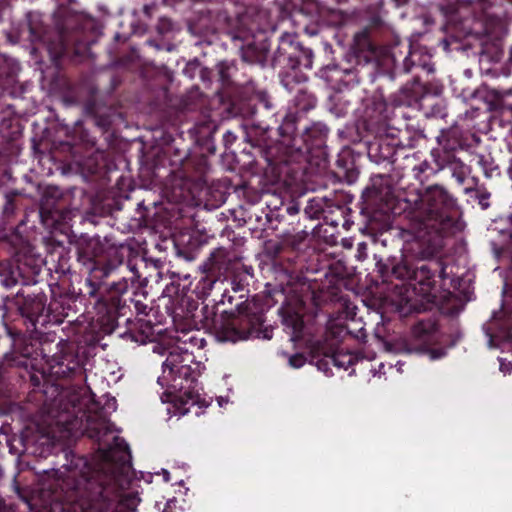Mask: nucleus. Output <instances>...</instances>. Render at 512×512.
Here are the masks:
<instances>
[{
    "mask_svg": "<svg viewBox=\"0 0 512 512\" xmlns=\"http://www.w3.org/2000/svg\"><path fill=\"white\" fill-rule=\"evenodd\" d=\"M435 325L431 322L419 321L412 328V339L401 343L398 351L405 353L428 354L431 360H437L446 355L443 348H432Z\"/></svg>",
    "mask_w": 512,
    "mask_h": 512,
    "instance_id": "nucleus-13",
    "label": "nucleus"
},
{
    "mask_svg": "<svg viewBox=\"0 0 512 512\" xmlns=\"http://www.w3.org/2000/svg\"><path fill=\"white\" fill-rule=\"evenodd\" d=\"M54 24V30L50 29L39 12L26 15L29 41L45 46L54 60L62 58L72 47L85 46L88 43L86 31L93 25L90 19L66 8L54 14Z\"/></svg>",
    "mask_w": 512,
    "mask_h": 512,
    "instance_id": "nucleus-5",
    "label": "nucleus"
},
{
    "mask_svg": "<svg viewBox=\"0 0 512 512\" xmlns=\"http://www.w3.org/2000/svg\"><path fill=\"white\" fill-rule=\"evenodd\" d=\"M115 404L113 398L93 414L83 412L80 421L77 416L63 421L68 432L83 428V434L97 443L102 462L66 453L65 471L54 470L44 478L34 502L20 487H16L18 496L31 507L39 504L43 512H120L124 507L134 512L133 500L124 494L131 468L130 448L122 437L113 435L114 425L108 418L107 408L115 409Z\"/></svg>",
    "mask_w": 512,
    "mask_h": 512,
    "instance_id": "nucleus-1",
    "label": "nucleus"
},
{
    "mask_svg": "<svg viewBox=\"0 0 512 512\" xmlns=\"http://www.w3.org/2000/svg\"><path fill=\"white\" fill-rule=\"evenodd\" d=\"M206 345V340L199 337L196 332H184L181 337L178 338L176 346L178 347H189V350L197 349L201 350Z\"/></svg>",
    "mask_w": 512,
    "mask_h": 512,
    "instance_id": "nucleus-39",
    "label": "nucleus"
},
{
    "mask_svg": "<svg viewBox=\"0 0 512 512\" xmlns=\"http://www.w3.org/2000/svg\"><path fill=\"white\" fill-rule=\"evenodd\" d=\"M76 255L78 263L89 272L84 296L95 299L97 321L106 333H112L120 326V318L130 310L125 295L140 275L135 267L126 265L125 269L131 276L105 281L122 265V259L118 258L115 248L103 244L99 237L81 238L76 246Z\"/></svg>",
    "mask_w": 512,
    "mask_h": 512,
    "instance_id": "nucleus-3",
    "label": "nucleus"
},
{
    "mask_svg": "<svg viewBox=\"0 0 512 512\" xmlns=\"http://www.w3.org/2000/svg\"><path fill=\"white\" fill-rule=\"evenodd\" d=\"M46 302L44 293L23 296L18 300V310L28 332L43 333L42 329L52 321L50 312L58 308L50 304L47 309Z\"/></svg>",
    "mask_w": 512,
    "mask_h": 512,
    "instance_id": "nucleus-11",
    "label": "nucleus"
},
{
    "mask_svg": "<svg viewBox=\"0 0 512 512\" xmlns=\"http://www.w3.org/2000/svg\"><path fill=\"white\" fill-rule=\"evenodd\" d=\"M273 215H274L273 213H266L265 214L266 221L269 222L270 224L272 222Z\"/></svg>",
    "mask_w": 512,
    "mask_h": 512,
    "instance_id": "nucleus-60",
    "label": "nucleus"
},
{
    "mask_svg": "<svg viewBox=\"0 0 512 512\" xmlns=\"http://www.w3.org/2000/svg\"><path fill=\"white\" fill-rule=\"evenodd\" d=\"M440 171V167L435 163H431L427 160L422 161L420 164L414 166L413 175L414 178L419 181L421 185L427 183L431 178L436 176Z\"/></svg>",
    "mask_w": 512,
    "mask_h": 512,
    "instance_id": "nucleus-34",
    "label": "nucleus"
},
{
    "mask_svg": "<svg viewBox=\"0 0 512 512\" xmlns=\"http://www.w3.org/2000/svg\"><path fill=\"white\" fill-rule=\"evenodd\" d=\"M204 325L214 329L220 342L246 340L251 336H259L265 321V306L255 299L245 300L236 304V311H223L219 317L209 319L204 316Z\"/></svg>",
    "mask_w": 512,
    "mask_h": 512,
    "instance_id": "nucleus-7",
    "label": "nucleus"
},
{
    "mask_svg": "<svg viewBox=\"0 0 512 512\" xmlns=\"http://www.w3.org/2000/svg\"><path fill=\"white\" fill-rule=\"evenodd\" d=\"M386 104L384 102H379L376 104V109L380 111V115L385 110Z\"/></svg>",
    "mask_w": 512,
    "mask_h": 512,
    "instance_id": "nucleus-56",
    "label": "nucleus"
},
{
    "mask_svg": "<svg viewBox=\"0 0 512 512\" xmlns=\"http://www.w3.org/2000/svg\"><path fill=\"white\" fill-rule=\"evenodd\" d=\"M135 307L138 311H140V303L139 301H135Z\"/></svg>",
    "mask_w": 512,
    "mask_h": 512,
    "instance_id": "nucleus-64",
    "label": "nucleus"
},
{
    "mask_svg": "<svg viewBox=\"0 0 512 512\" xmlns=\"http://www.w3.org/2000/svg\"><path fill=\"white\" fill-rule=\"evenodd\" d=\"M62 192L58 187L48 186L40 205V216L47 225H61L70 219L71 212L62 205Z\"/></svg>",
    "mask_w": 512,
    "mask_h": 512,
    "instance_id": "nucleus-19",
    "label": "nucleus"
},
{
    "mask_svg": "<svg viewBox=\"0 0 512 512\" xmlns=\"http://www.w3.org/2000/svg\"><path fill=\"white\" fill-rule=\"evenodd\" d=\"M256 107H259V117L261 119L266 120L275 128L279 126L277 114L274 112V105L271 103L267 95L261 94L258 96V103L256 104Z\"/></svg>",
    "mask_w": 512,
    "mask_h": 512,
    "instance_id": "nucleus-35",
    "label": "nucleus"
},
{
    "mask_svg": "<svg viewBox=\"0 0 512 512\" xmlns=\"http://www.w3.org/2000/svg\"><path fill=\"white\" fill-rule=\"evenodd\" d=\"M306 235L303 232L290 233L286 232L281 235L280 242L277 246V251L284 248H290L291 250H298L300 245L305 240Z\"/></svg>",
    "mask_w": 512,
    "mask_h": 512,
    "instance_id": "nucleus-38",
    "label": "nucleus"
},
{
    "mask_svg": "<svg viewBox=\"0 0 512 512\" xmlns=\"http://www.w3.org/2000/svg\"><path fill=\"white\" fill-rule=\"evenodd\" d=\"M18 70V64L13 58L0 54V80L13 81Z\"/></svg>",
    "mask_w": 512,
    "mask_h": 512,
    "instance_id": "nucleus-36",
    "label": "nucleus"
},
{
    "mask_svg": "<svg viewBox=\"0 0 512 512\" xmlns=\"http://www.w3.org/2000/svg\"><path fill=\"white\" fill-rule=\"evenodd\" d=\"M156 30L161 35L167 34L172 30L171 20L165 17H161L156 25Z\"/></svg>",
    "mask_w": 512,
    "mask_h": 512,
    "instance_id": "nucleus-47",
    "label": "nucleus"
},
{
    "mask_svg": "<svg viewBox=\"0 0 512 512\" xmlns=\"http://www.w3.org/2000/svg\"><path fill=\"white\" fill-rule=\"evenodd\" d=\"M316 103V97L305 90H299L294 98L295 107L297 111L301 112H307L315 108Z\"/></svg>",
    "mask_w": 512,
    "mask_h": 512,
    "instance_id": "nucleus-40",
    "label": "nucleus"
},
{
    "mask_svg": "<svg viewBox=\"0 0 512 512\" xmlns=\"http://www.w3.org/2000/svg\"><path fill=\"white\" fill-rule=\"evenodd\" d=\"M234 71H236V67L231 62L222 61L217 65L218 79L223 86H230L233 83Z\"/></svg>",
    "mask_w": 512,
    "mask_h": 512,
    "instance_id": "nucleus-41",
    "label": "nucleus"
},
{
    "mask_svg": "<svg viewBox=\"0 0 512 512\" xmlns=\"http://www.w3.org/2000/svg\"><path fill=\"white\" fill-rule=\"evenodd\" d=\"M402 142L394 132L380 134L369 142L367 153L371 161L381 164L383 162H394V156Z\"/></svg>",
    "mask_w": 512,
    "mask_h": 512,
    "instance_id": "nucleus-21",
    "label": "nucleus"
},
{
    "mask_svg": "<svg viewBox=\"0 0 512 512\" xmlns=\"http://www.w3.org/2000/svg\"><path fill=\"white\" fill-rule=\"evenodd\" d=\"M501 73L505 77H512V46L509 49V57L501 68Z\"/></svg>",
    "mask_w": 512,
    "mask_h": 512,
    "instance_id": "nucleus-49",
    "label": "nucleus"
},
{
    "mask_svg": "<svg viewBox=\"0 0 512 512\" xmlns=\"http://www.w3.org/2000/svg\"><path fill=\"white\" fill-rule=\"evenodd\" d=\"M147 44L159 49V45L154 40H148Z\"/></svg>",
    "mask_w": 512,
    "mask_h": 512,
    "instance_id": "nucleus-61",
    "label": "nucleus"
},
{
    "mask_svg": "<svg viewBox=\"0 0 512 512\" xmlns=\"http://www.w3.org/2000/svg\"><path fill=\"white\" fill-rule=\"evenodd\" d=\"M198 310V302L190 298H182L179 306L175 307L173 318L176 320L180 318L186 322L187 325H196L197 318L196 312Z\"/></svg>",
    "mask_w": 512,
    "mask_h": 512,
    "instance_id": "nucleus-31",
    "label": "nucleus"
},
{
    "mask_svg": "<svg viewBox=\"0 0 512 512\" xmlns=\"http://www.w3.org/2000/svg\"><path fill=\"white\" fill-rule=\"evenodd\" d=\"M304 307L300 303L297 307H284L282 309V322L286 329L290 330L294 341L306 340L308 327L304 321Z\"/></svg>",
    "mask_w": 512,
    "mask_h": 512,
    "instance_id": "nucleus-25",
    "label": "nucleus"
},
{
    "mask_svg": "<svg viewBox=\"0 0 512 512\" xmlns=\"http://www.w3.org/2000/svg\"><path fill=\"white\" fill-rule=\"evenodd\" d=\"M436 141L438 146L458 153L460 151H469L477 146L480 139L475 134L464 131L457 125H453L449 128L441 129L436 137Z\"/></svg>",
    "mask_w": 512,
    "mask_h": 512,
    "instance_id": "nucleus-20",
    "label": "nucleus"
},
{
    "mask_svg": "<svg viewBox=\"0 0 512 512\" xmlns=\"http://www.w3.org/2000/svg\"><path fill=\"white\" fill-rule=\"evenodd\" d=\"M232 136H233V135H232V133H231V132H227V133L224 135V139H225L226 141H228V137H232Z\"/></svg>",
    "mask_w": 512,
    "mask_h": 512,
    "instance_id": "nucleus-63",
    "label": "nucleus"
},
{
    "mask_svg": "<svg viewBox=\"0 0 512 512\" xmlns=\"http://www.w3.org/2000/svg\"><path fill=\"white\" fill-rule=\"evenodd\" d=\"M376 45L370 37L368 28H364L354 36L353 50L357 59H364L365 62H370L376 53Z\"/></svg>",
    "mask_w": 512,
    "mask_h": 512,
    "instance_id": "nucleus-29",
    "label": "nucleus"
},
{
    "mask_svg": "<svg viewBox=\"0 0 512 512\" xmlns=\"http://www.w3.org/2000/svg\"><path fill=\"white\" fill-rule=\"evenodd\" d=\"M18 195L16 191L5 194V204L3 206V215L5 218H10L14 215L17 208L15 199Z\"/></svg>",
    "mask_w": 512,
    "mask_h": 512,
    "instance_id": "nucleus-42",
    "label": "nucleus"
},
{
    "mask_svg": "<svg viewBox=\"0 0 512 512\" xmlns=\"http://www.w3.org/2000/svg\"><path fill=\"white\" fill-rule=\"evenodd\" d=\"M328 127L320 122L304 127L298 134V117L288 113L276 128V139L265 149V161L278 178H293L302 170L301 165L310 163L320 166L326 162ZM306 166L303 167V170Z\"/></svg>",
    "mask_w": 512,
    "mask_h": 512,
    "instance_id": "nucleus-4",
    "label": "nucleus"
},
{
    "mask_svg": "<svg viewBox=\"0 0 512 512\" xmlns=\"http://www.w3.org/2000/svg\"><path fill=\"white\" fill-rule=\"evenodd\" d=\"M430 57L422 55L420 51H410L403 60V71L411 72L414 67L421 68L431 73L434 71L432 65L429 63Z\"/></svg>",
    "mask_w": 512,
    "mask_h": 512,
    "instance_id": "nucleus-32",
    "label": "nucleus"
},
{
    "mask_svg": "<svg viewBox=\"0 0 512 512\" xmlns=\"http://www.w3.org/2000/svg\"><path fill=\"white\" fill-rule=\"evenodd\" d=\"M195 355L193 350H189V347H178L174 346L170 351L164 365L167 367H175L181 364H190L198 367V363L195 361Z\"/></svg>",
    "mask_w": 512,
    "mask_h": 512,
    "instance_id": "nucleus-30",
    "label": "nucleus"
},
{
    "mask_svg": "<svg viewBox=\"0 0 512 512\" xmlns=\"http://www.w3.org/2000/svg\"><path fill=\"white\" fill-rule=\"evenodd\" d=\"M240 9L232 18L226 10H208L201 12L197 19L189 24V30L199 36L215 34L226 30L233 39L248 40V37L260 29L266 13L260 8L258 0H231Z\"/></svg>",
    "mask_w": 512,
    "mask_h": 512,
    "instance_id": "nucleus-6",
    "label": "nucleus"
},
{
    "mask_svg": "<svg viewBox=\"0 0 512 512\" xmlns=\"http://www.w3.org/2000/svg\"><path fill=\"white\" fill-rule=\"evenodd\" d=\"M510 229H489L488 244L494 259L498 262H510V268L505 282V288L512 297V210L506 217Z\"/></svg>",
    "mask_w": 512,
    "mask_h": 512,
    "instance_id": "nucleus-16",
    "label": "nucleus"
},
{
    "mask_svg": "<svg viewBox=\"0 0 512 512\" xmlns=\"http://www.w3.org/2000/svg\"><path fill=\"white\" fill-rule=\"evenodd\" d=\"M309 355L311 363L315 362L317 368L325 374L330 370V364L346 370L356 362V357L353 354L335 351L327 340L321 339L311 342Z\"/></svg>",
    "mask_w": 512,
    "mask_h": 512,
    "instance_id": "nucleus-14",
    "label": "nucleus"
},
{
    "mask_svg": "<svg viewBox=\"0 0 512 512\" xmlns=\"http://www.w3.org/2000/svg\"><path fill=\"white\" fill-rule=\"evenodd\" d=\"M125 324L126 330L120 333L121 337L142 345L157 340L158 333L150 320L126 318Z\"/></svg>",
    "mask_w": 512,
    "mask_h": 512,
    "instance_id": "nucleus-24",
    "label": "nucleus"
},
{
    "mask_svg": "<svg viewBox=\"0 0 512 512\" xmlns=\"http://www.w3.org/2000/svg\"><path fill=\"white\" fill-rule=\"evenodd\" d=\"M50 374L57 379H74L83 375V361L74 347L64 344L49 361Z\"/></svg>",
    "mask_w": 512,
    "mask_h": 512,
    "instance_id": "nucleus-18",
    "label": "nucleus"
},
{
    "mask_svg": "<svg viewBox=\"0 0 512 512\" xmlns=\"http://www.w3.org/2000/svg\"><path fill=\"white\" fill-rule=\"evenodd\" d=\"M322 199H312L309 201L308 205L305 208V213L310 218H320L321 214L324 212V207L322 203Z\"/></svg>",
    "mask_w": 512,
    "mask_h": 512,
    "instance_id": "nucleus-43",
    "label": "nucleus"
},
{
    "mask_svg": "<svg viewBox=\"0 0 512 512\" xmlns=\"http://www.w3.org/2000/svg\"><path fill=\"white\" fill-rule=\"evenodd\" d=\"M404 203L403 212L413 238L408 248L410 256L387 257L376 262L382 283L399 280L406 293L405 282L414 281L413 292L420 297V304L405 296V305L399 308L401 317L427 310L441 291L460 287V279L454 277L452 268L448 271L449 265L442 256L445 238L457 230V199L444 186L433 184L406 197Z\"/></svg>",
    "mask_w": 512,
    "mask_h": 512,
    "instance_id": "nucleus-2",
    "label": "nucleus"
},
{
    "mask_svg": "<svg viewBox=\"0 0 512 512\" xmlns=\"http://www.w3.org/2000/svg\"><path fill=\"white\" fill-rule=\"evenodd\" d=\"M157 8L158 6L155 3L146 4L143 6V13L146 17L151 18Z\"/></svg>",
    "mask_w": 512,
    "mask_h": 512,
    "instance_id": "nucleus-51",
    "label": "nucleus"
},
{
    "mask_svg": "<svg viewBox=\"0 0 512 512\" xmlns=\"http://www.w3.org/2000/svg\"><path fill=\"white\" fill-rule=\"evenodd\" d=\"M71 301V298L70 297H64L62 298L61 302L59 303V305L61 306L62 308V311L59 312L57 315H53V320L54 322H61L62 320L59 318V316H62V317H69L70 316V311H73L74 313H76V310H73L72 309V305L70 303Z\"/></svg>",
    "mask_w": 512,
    "mask_h": 512,
    "instance_id": "nucleus-44",
    "label": "nucleus"
},
{
    "mask_svg": "<svg viewBox=\"0 0 512 512\" xmlns=\"http://www.w3.org/2000/svg\"><path fill=\"white\" fill-rule=\"evenodd\" d=\"M169 369L173 375L172 386L178 389L180 393L177 397V401L180 403L178 409L183 410L182 413L185 414L189 411V408L185 407L187 404L195 405L197 403L198 395L194 391L197 367H192L190 364H181L169 367Z\"/></svg>",
    "mask_w": 512,
    "mask_h": 512,
    "instance_id": "nucleus-17",
    "label": "nucleus"
},
{
    "mask_svg": "<svg viewBox=\"0 0 512 512\" xmlns=\"http://www.w3.org/2000/svg\"><path fill=\"white\" fill-rule=\"evenodd\" d=\"M199 70L200 72H202L201 68H200V64L198 61H194V62H189L183 72L188 75L190 78H193L194 76V73L195 71Z\"/></svg>",
    "mask_w": 512,
    "mask_h": 512,
    "instance_id": "nucleus-50",
    "label": "nucleus"
},
{
    "mask_svg": "<svg viewBox=\"0 0 512 512\" xmlns=\"http://www.w3.org/2000/svg\"><path fill=\"white\" fill-rule=\"evenodd\" d=\"M474 180V186L465 189V193L469 195L474 202H476L482 210H486L490 207L491 193L485 187L484 184L479 183L478 179Z\"/></svg>",
    "mask_w": 512,
    "mask_h": 512,
    "instance_id": "nucleus-33",
    "label": "nucleus"
},
{
    "mask_svg": "<svg viewBox=\"0 0 512 512\" xmlns=\"http://www.w3.org/2000/svg\"><path fill=\"white\" fill-rule=\"evenodd\" d=\"M485 100L489 110L506 114L512 118V86L510 87H488L485 94Z\"/></svg>",
    "mask_w": 512,
    "mask_h": 512,
    "instance_id": "nucleus-27",
    "label": "nucleus"
},
{
    "mask_svg": "<svg viewBox=\"0 0 512 512\" xmlns=\"http://www.w3.org/2000/svg\"><path fill=\"white\" fill-rule=\"evenodd\" d=\"M362 200L365 208L372 212H380L384 215L396 214L393 188L384 182L382 176L372 178L371 185L362 192Z\"/></svg>",
    "mask_w": 512,
    "mask_h": 512,
    "instance_id": "nucleus-15",
    "label": "nucleus"
},
{
    "mask_svg": "<svg viewBox=\"0 0 512 512\" xmlns=\"http://www.w3.org/2000/svg\"><path fill=\"white\" fill-rule=\"evenodd\" d=\"M441 45H442V47H443V49H444L445 51H447V52H448V51H450V45H451V42L449 41V39H448V38H444V39H442V40H441Z\"/></svg>",
    "mask_w": 512,
    "mask_h": 512,
    "instance_id": "nucleus-55",
    "label": "nucleus"
},
{
    "mask_svg": "<svg viewBox=\"0 0 512 512\" xmlns=\"http://www.w3.org/2000/svg\"><path fill=\"white\" fill-rule=\"evenodd\" d=\"M16 279H14L13 277H7L3 280V284L6 286V287H11L13 285L16 284Z\"/></svg>",
    "mask_w": 512,
    "mask_h": 512,
    "instance_id": "nucleus-54",
    "label": "nucleus"
},
{
    "mask_svg": "<svg viewBox=\"0 0 512 512\" xmlns=\"http://www.w3.org/2000/svg\"><path fill=\"white\" fill-rule=\"evenodd\" d=\"M358 246H359V247H358L359 252H360L361 250H363V249H366V243H364V242L359 243V245H358Z\"/></svg>",
    "mask_w": 512,
    "mask_h": 512,
    "instance_id": "nucleus-62",
    "label": "nucleus"
},
{
    "mask_svg": "<svg viewBox=\"0 0 512 512\" xmlns=\"http://www.w3.org/2000/svg\"><path fill=\"white\" fill-rule=\"evenodd\" d=\"M96 124L104 131H108L112 125V120L109 115H100L96 118Z\"/></svg>",
    "mask_w": 512,
    "mask_h": 512,
    "instance_id": "nucleus-48",
    "label": "nucleus"
},
{
    "mask_svg": "<svg viewBox=\"0 0 512 512\" xmlns=\"http://www.w3.org/2000/svg\"><path fill=\"white\" fill-rule=\"evenodd\" d=\"M307 358L303 353H295L288 359L289 366L294 369H299L305 365Z\"/></svg>",
    "mask_w": 512,
    "mask_h": 512,
    "instance_id": "nucleus-46",
    "label": "nucleus"
},
{
    "mask_svg": "<svg viewBox=\"0 0 512 512\" xmlns=\"http://www.w3.org/2000/svg\"><path fill=\"white\" fill-rule=\"evenodd\" d=\"M483 9H486L490 5V0H478Z\"/></svg>",
    "mask_w": 512,
    "mask_h": 512,
    "instance_id": "nucleus-57",
    "label": "nucleus"
},
{
    "mask_svg": "<svg viewBox=\"0 0 512 512\" xmlns=\"http://www.w3.org/2000/svg\"><path fill=\"white\" fill-rule=\"evenodd\" d=\"M313 52L305 48L299 42L294 41L291 35H284L280 38L279 45L275 51L271 65L273 68H280L283 72L298 68H312Z\"/></svg>",
    "mask_w": 512,
    "mask_h": 512,
    "instance_id": "nucleus-10",
    "label": "nucleus"
},
{
    "mask_svg": "<svg viewBox=\"0 0 512 512\" xmlns=\"http://www.w3.org/2000/svg\"><path fill=\"white\" fill-rule=\"evenodd\" d=\"M393 1L395 2L396 6H398V7L404 6L409 2V0H393Z\"/></svg>",
    "mask_w": 512,
    "mask_h": 512,
    "instance_id": "nucleus-58",
    "label": "nucleus"
},
{
    "mask_svg": "<svg viewBox=\"0 0 512 512\" xmlns=\"http://www.w3.org/2000/svg\"><path fill=\"white\" fill-rule=\"evenodd\" d=\"M6 329L11 347L4 354L0 364V383L6 379L18 378L20 382L28 384L29 388L36 391L42 385L44 373L35 369V346L20 330L10 326Z\"/></svg>",
    "mask_w": 512,
    "mask_h": 512,
    "instance_id": "nucleus-8",
    "label": "nucleus"
},
{
    "mask_svg": "<svg viewBox=\"0 0 512 512\" xmlns=\"http://www.w3.org/2000/svg\"><path fill=\"white\" fill-rule=\"evenodd\" d=\"M287 211L289 212V214H291V215H292V214H294V213H297V212H298V208H297L295 205H293V206H289V207L287 208Z\"/></svg>",
    "mask_w": 512,
    "mask_h": 512,
    "instance_id": "nucleus-59",
    "label": "nucleus"
},
{
    "mask_svg": "<svg viewBox=\"0 0 512 512\" xmlns=\"http://www.w3.org/2000/svg\"><path fill=\"white\" fill-rule=\"evenodd\" d=\"M345 79L343 80L345 84H359L362 81L360 70L355 67L352 69H345L344 70Z\"/></svg>",
    "mask_w": 512,
    "mask_h": 512,
    "instance_id": "nucleus-45",
    "label": "nucleus"
},
{
    "mask_svg": "<svg viewBox=\"0 0 512 512\" xmlns=\"http://www.w3.org/2000/svg\"><path fill=\"white\" fill-rule=\"evenodd\" d=\"M226 297H227V301H228L229 303H232L233 297H232V296H230V295H227V291H226V290H224V292H223V293H221V299H220V300H216V299H214V301H215L216 305L224 304V303H225V298H226Z\"/></svg>",
    "mask_w": 512,
    "mask_h": 512,
    "instance_id": "nucleus-52",
    "label": "nucleus"
},
{
    "mask_svg": "<svg viewBox=\"0 0 512 512\" xmlns=\"http://www.w3.org/2000/svg\"><path fill=\"white\" fill-rule=\"evenodd\" d=\"M269 49L270 43L266 38L259 41H248L246 45L242 46V58L246 62L264 66L268 59Z\"/></svg>",
    "mask_w": 512,
    "mask_h": 512,
    "instance_id": "nucleus-28",
    "label": "nucleus"
},
{
    "mask_svg": "<svg viewBox=\"0 0 512 512\" xmlns=\"http://www.w3.org/2000/svg\"><path fill=\"white\" fill-rule=\"evenodd\" d=\"M180 165L185 178L198 184H207L210 165L205 155L200 154L189 157L185 155L180 159Z\"/></svg>",
    "mask_w": 512,
    "mask_h": 512,
    "instance_id": "nucleus-26",
    "label": "nucleus"
},
{
    "mask_svg": "<svg viewBox=\"0 0 512 512\" xmlns=\"http://www.w3.org/2000/svg\"><path fill=\"white\" fill-rule=\"evenodd\" d=\"M382 24H383V21H382V19H381L379 16H373V17L371 18V26H372V27L378 28V27H380Z\"/></svg>",
    "mask_w": 512,
    "mask_h": 512,
    "instance_id": "nucleus-53",
    "label": "nucleus"
},
{
    "mask_svg": "<svg viewBox=\"0 0 512 512\" xmlns=\"http://www.w3.org/2000/svg\"><path fill=\"white\" fill-rule=\"evenodd\" d=\"M227 111L232 116L250 119L249 124L246 125L247 141L253 147H258L262 157L265 158L266 146H270L276 128L259 117V107H256L252 99H233Z\"/></svg>",
    "mask_w": 512,
    "mask_h": 512,
    "instance_id": "nucleus-9",
    "label": "nucleus"
},
{
    "mask_svg": "<svg viewBox=\"0 0 512 512\" xmlns=\"http://www.w3.org/2000/svg\"><path fill=\"white\" fill-rule=\"evenodd\" d=\"M228 263V253L224 248H217L211 252L200 266L201 276L195 287L199 297H208L218 284H223L222 277L228 269Z\"/></svg>",
    "mask_w": 512,
    "mask_h": 512,
    "instance_id": "nucleus-12",
    "label": "nucleus"
},
{
    "mask_svg": "<svg viewBox=\"0 0 512 512\" xmlns=\"http://www.w3.org/2000/svg\"><path fill=\"white\" fill-rule=\"evenodd\" d=\"M430 155L433 163L438 165L441 170L449 169L452 173V177L455 178L459 184L464 183L467 175V166L460 157H458V153L437 145V147L431 150Z\"/></svg>",
    "mask_w": 512,
    "mask_h": 512,
    "instance_id": "nucleus-23",
    "label": "nucleus"
},
{
    "mask_svg": "<svg viewBox=\"0 0 512 512\" xmlns=\"http://www.w3.org/2000/svg\"><path fill=\"white\" fill-rule=\"evenodd\" d=\"M477 165L482 169L483 174L486 178L499 177L501 170L498 164L490 155H479L477 157Z\"/></svg>",
    "mask_w": 512,
    "mask_h": 512,
    "instance_id": "nucleus-37",
    "label": "nucleus"
},
{
    "mask_svg": "<svg viewBox=\"0 0 512 512\" xmlns=\"http://www.w3.org/2000/svg\"><path fill=\"white\" fill-rule=\"evenodd\" d=\"M429 92V87L416 75L411 82H407L397 92L391 94L389 102L394 107H417Z\"/></svg>",
    "mask_w": 512,
    "mask_h": 512,
    "instance_id": "nucleus-22",
    "label": "nucleus"
}]
</instances>
